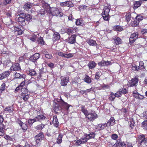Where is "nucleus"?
Wrapping results in <instances>:
<instances>
[{"label":"nucleus","mask_w":147,"mask_h":147,"mask_svg":"<svg viewBox=\"0 0 147 147\" xmlns=\"http://www.w3.org/2000/svg\"><path fill=\"white\" fill-rule=\"evenodd\" d=\"M25 20L27 21H30L32 18V16L30 14H26L24 16Z\"/></svg>","instance_id":"nucleus-40"},{"label":"nucleus","mask_w":147,"mask_h":147,"mask_svg":"<svg viewBox=\"0 0 147 147\" xmlns=\"http://www.w3.org/2000/svg\"><path fill=\"white\" fill-rule=\"evenodd\" d=\"M10 74L8 71H6L0 74V80H2L7 77Z\"/></svg>","instance_id":"nucleus-19"},{"label":"nucleus","mask_w":147,"mask_h":147,"mask_svg":"<svg viewBox=\"0 0 147 147\" xmlns=\"http://www.w3.org/2000/svg\"><path fill=\"white\" fill-rule=\"evenodd\" d=\"M5 88V84L4 83H3L1 85L0 87V92H1L2 91L4 90Z\"/></svg>","instance_id":"nucleus-48"},{"label":"nucleus","mask_w":147,"mask_h":147,"mask_svg":"<svg viewBox=\"0 0 147 147\" xmlns=\"http://www.w3.org/2000/svg\"><path fill=\"white\" fill-rule=\"evenodd\" d=\"M98 64L99 66L102 67L111 65L112 63L110 61H108L102 60L100 62H99Z\"/></svg>","instance_id":"nucleus-14"},{"label":"nucleus","mask_w":147,"mask_h":147,"mask_svg":"<svg viewBox=\"0 0 147 147\" xmlns=\"http://www.w3.org/2000/svg\"><path fill=\"white\" fill-rule=\"evenodd\" d=\"M62 135H59L57 138V143L58 144H60L62 142Z\"/></svg>","instance_id":"nucleus-47"},{"label":"nucleus","mask_w":147,"mask_h":147,"mask_svg":"<svg viewBox=\"0 0 147 147\" xmlns=\"http://www.w3.org/2000/svg\"><path fill=\"white\" fill-rule=\"evenodd\" d=\"M140 68L139 66L136 65L135 66H133L132 69L134 70L138 71L139 70Z\"/></svg>","instance_id":"nucleus-55"},{"label":"nucleus","mask_w":147,"mask_h":147,"mask_svg":"<svg viewBox=\"0 0 147 147\" xmlns=\"http://www.w3.org/2000/svg\"><path fill=\"white\" fill-rule=\"evenodd\" d=\"M61 109V108L58 107V106H55L54 108V110L55 111H58Z\"/></svg>","instance_id":"nucleus-61"},{"label":"nucleus","mask_w":147,"mask_h":147,"mask_svg":"<svg viewBox=\"0 0 147 147\" xmlns=\"http://www.w3.org/2000/svg\"><path fill=\"white\" fill-rule=\"evenodd\" d=\"M139 66L141 69L144 70L145 68L144 66V63L142 61H140L139 62Z\"/></svg>","instance_id":"nucleus-50"},{"label":"nucleus","mask_w":147,"mask_h":147,"mask_svg":"<svg viewBox=\"0 0 147 147\" xmlns=\"http://www.w3.org/2000/svg\"><path fill=\"white\" fill-rule=\"evenodd\" d=\"M44 138V135L42 133H40L35 137L36 143L39 144Z\"/></svg>","instance_id":"nucleus-9"},{"label":"nucleus","mask_w":147,"mask_h":147,"mask_svg":"<svg viewBox=\"0 0 147 147\" xmlns=\"http://www.w3.org/2000/svg\"><path fill=\"white\" fill-rule=\"evenodd\" d=\"M113 43L116 45L121 43L122 40L119 37L114 36L113 38Z\"/></svg>","instance_id":"nucleus-17"},{"label":"nucleus","mask_w":147,"mask_h":147,"mask_svg":"<svg viewBox=\"0 0 147 147\" xmlns=\"http://www.w3.org/2000/svg\"><path fill=\"white\" fill-rule=\"evenodd\" d=\"M139 23L138 21L137 20H134L131 23L130 25L133 27H136L138 25Z\"/></svg>","instance_id":"nucleus-39"},{"label":"nucleus","mask_w":147,"mask_h":147,"mask_svg":"<svg viewBox=\"0 0 147 147\" xmlns=\"http://www.w3.org/2000/svg\"><path fill=\"white\" fill-rule=\"evenodd\" d=\"M88 43L90 45L95 46L97 45V43L95 40L92 39L88 41Z\"/></svg>","instance_id":"nucleus-34"},{"label":"nucleus","mask_w":147,"mask_h":147,"mask_svg":"<svg viewBox=\"0 0 147 147\" xmlns=\"http://www.w3.org/2000/svg\"><path fill=\"white\" fill-rule=\"evenodd\" d=\"M25 92V91L24 92H22L21 95L20 96L21 100H23L25 101H26L28 100V99L29 97V95L27 94Z\"/></svg>","instance_id":"nucleus-15"},{"label":"nucleus","mask_w":147,"mask_h":147,"mask_svg":"<svg viewBox=\"0 0 147 147\" xmlns=\"http://www.w3.org/2000/svg\"><path fill=\"white\" fill-rule=\"evenodd\" d=\"M26 73L28 75L34 76L36 75V72L33 69H30L29 70L26 71Z\"/></svg>","instance_id":"nucleus-25"},{"label":"nucleus","mask_w":147,"mask_h":147,"mask_svg":"<svg viewBox=\"0 0 147 147\" xmlns=\"http://www.w3.org/2000/svg\"><path fill=\"white\" fill-rule=\"evenodd\" d=\"M5 128L3 127V125H0V136H2L4 134Z\"/></svg>","instance_id":"nucleus-32"},{"label":"nucleus","mask_w":147,"mask_h":147,"mask_svg":"<svg viewBox=\"0 0 147 147\" xmlns=\"http://www.w3.org/2000/svg\"><path fill=\"white\" fill-rule=\"evenodd\" d=\"M142 126L144 129H147V120H145L142 123Z\"/></svg>","instance_id":"nucleus-44"},{"label":"nucleus","mask_w":147,"mask_h":147,"mask_svg":"<svg viewBox=\"0 0 147 147\" xmlns=\"http://www.w3.org/2000/svg\"><path fill=\"white\" fill-rule=\"evenodd\" d=\"M116 97L115 94L113 92H111L109 97V99L111 101H113Z\"/></svg>","instance_id":"nucleus-41"},{"label":"nucleus","mask_w":147,"mask_h":147,"mask_svg":"<svg viewBox=\"0 0 147 147\" xmlns=\"http://www.w3.org/2000/svg\"><path fill=\"white\" fill-rule=\"evenodd\" d=\"M141 32L142 34H144L146 33H147V29H142L141 31Z\"/></svg>","instance_id":"nucleus-60"},{"label":"nucleus","mask_w":147,"mask_h":147,"mask_svg":"<svg viewBox=\"0 0 147 147\" xmlns=\"http://www.w3.org/2000/svg\"><path fill=\"white\" fill-rule=\"evenodd\" d=\"M143 16L140 15H137L135 18L138 21L139 23L143 19Z\"/></svg>","instance_id":"nucleus-42"},{"label":"nucleus","mask_w":147,"mask_h":147,"mask_svg":"<svg viewBox=\"0 0 147 147\" xmlns=\"http://www.w3.org/2000/svg\"><path fill=\"white\" fill-rule=\"evenodd\" d=\"M48 10H45L48 13H50L52 15L55 16H58L59 17H61L63 15V13L59 11V9L55 7H49Z\"/></svg>","instance_id":"nucleus-3"},{"label":"nucleus","mask_w":147,"mask_h":147,"mask_svg":"<svg viewBox=\"0 0 147 147\" xmlns=\"http://www.w3.org/2000/svg\"><path fill=\"white\" fill-rule=\"evenodd\" d=\"M21 90L22 92L25 91V92H27V90L24 88H21L19 85L17 87L15 90L16 91H18V90Z\"/></svg>","instance_id":"nucleus-35"},{"label":"nucleus","mask_w":147,"mask_h":147,"mask_svg":"<svg viewBox=\"0 0 147 147\" xmlns=\"http://www.w3.org/2000/svg\"><path fill=\"white\" fill-rule=\"evenodd\" d=\"M14 109L12 107L9 106L7 107L4 109L5 111H7L8 113H11L13 112Z\"/></svg>","instance_id":"nucleus-29"},{"label":"nucleus","mask_w":147,"mask_h":147,"mask_svg":"<svg viewBox=\"0 0 147 147\" xmlns=\"http://www.w3.org/2000/svg\"><path fill=\"white\" fill-rule=\"evenodd\" d=\"M111 138L113 139L116 140L118 138V136L116 134H113L111 135Z\"/></svg>","instance_id":"nucleus-57"},{"label":"nucleus","mask_w":147,"mask_h":147,"mask_svg":"<svg viewBox=\"0 0 147 147\" xmlns=\"http://www.w3.org/2000/svg\"><path fill=\"white\" fill-rule=\"evenodd\" d=\"M84 81L85 82L88 83H90L91 82L90 78L87 75L85 76L84 78Z\"/></svg>","instance_id":"nucleus-33"},{"label":"nucleus","mask_w":147,"mask_h":147,"mask_svg":"<svg viewBox=\"0 0 147 147\" xmlns=\"http://www.w3.org/2000/svg\"><path fill=\"white\" fill-rule=\"evenodd\" d=\"M113 30L117 31H121L122 30L123 28L120 26H115L113 27Z\"/></svg>","instance_id":"nucleus-30"},{"label":"nucleus","mask_w":147,"mask_h":147,"mask_svg":"<svg viewBox=\"0 0 147 147\" xmlns=\"http://www.w3.org/2000/svg\"><path fill=\"white\" fill-rule=\"evenodd\" d=\"M18 23L21 26L20 28L13 27L15 34L16 35H21L22 34L23 32V28L22 26L25 25L26 23L25 21V18L21 16L18 18L17 20Z\"/></svg>","instance_id":"nucleus-1"},{"label":"nucleus","mask_w":147,"mask_h":147,"mask_svg":"<svg viewBox=\"0 0 147 147\" xmlns=\"http://www.w3.org/2000/svg\"><path fill=\"white\" fill-rule=\"evenodd\" d=\"M36 41L38 42V44L41 45H43L44 44V41L43 38L41 36L38 37V38Z\"/></svg>","instance_id":"nucleus-26"},{"label":"nucleus","mask_w":147,"mask_h":147,"mask_svg":"<svg viewBox=\"0 0 147 147\" xmlns=\"http://www.w3.org/2000/svg\"><path fill=\"white\" fill-rule=\"evenodd\" d=\"M60 5L62 6H68L72 7L73 5L72 3L70 1H66L64 2L61 3Z\"/></svg>","instance_id":"nucleus-22"},{"label":"nucleus","mask_w":147,"mask_h":147,"mask_svg":"<svg viewBox=\"0 0 147 147\" xmlns=\"http://www.w3.org/2000/svg\"><path fill=\"white\" fill-rule=\"evenodd\" d=\"M141 1H136L134 5V9H136L139 7L141 5Z\"/></svg>","instance_id":"nucleus-37"},{"label":"nucleus","mask_w":147,"mask_h":147,"mask_svg":"<svg viewBox=\"0 0 147 147\" xmlns=\"http://www.w3.org/2000/svg\"><path fill=\"white\" fill-rule=\"evenodd\" d=\"M76 38L75 35H71L70 37H69L67 42L69 43L74 44L76 42Z\"/></svg>","instance_id":"nucleus-18"},{"label":"nucleus","mask_w":147,"mask_h":147,"mask_svg":"<svg viewBox=\"0 0 147 147\" xmlns=\"http://www.w3.org/2000/svg\"><path fill=\"white\" fill-rule=\"evenodd\" d=\"M39 35L37 33H35L34 34L31 35H29L28 36V38L32 41L35 42L36 41Z\"/></svg>","instance_id":"nucleus-10"},{"label":"nucleus","mask_w":147,"mask_h":147,"mask_svg":"<svg viewBox=\"0 0 147 147\" xmlns=\"http://www.w3.org/2000/svg\"><path fill=\"white\" fill-rule=\"evenodd\" d=\"M138 82V79L136 77L132 78L131 80H129L127 83L128 86L132 87L136 86Z\"/></svg>","instance_id":"nucleus-6"},{"label":"nucleus","mask_w":147,"mask_h":147,"mask_svg":"<svg viewBox=\"0 0 147 147\" xmlns=\"http://www.w3.org/2000/svg\"><path fill=\"white\" fill-rule=\"evenodd\" d=\"M60 36L59 34L57 32H54L53 37V39L54 41H56L60 39Z\"/></svg>","instance_id":"nucleus-21"},{"label":"nucleus","mask_w":147,"mask_h":147,"mask_svg":"<svg viewBox=\"0 0 147 147\" xmlns=\"http://www.w3.org/2000/svg\"><path fill=\"white\" fill-rule=\"evenodd\" d=\"M11 61L9 60H7L4 63V65H8L10 62Z\"/></svg>","instance_id":"nucleus-64"},{"label":"nucleus","mask_w":147,"mask_h":147,"mask_svg":"<svg viewBox=\"0 0 147 147\" xmlns=\"http://www.w3.org/2000/svg\"><path fill=\"white\" fill-rule=\"evenodd\" d=\"M82 20L81 19H78L76 22V24L77 25H80L82 24Z\"/></svg>","instance_id":"nucleus-49"},{"label":"nucleus","mask_w":147,"mask_h":147,"mask_svg":"<svg viewBox=\"0 0 147 147\" xmlns=\"http://www.w3.org/2000/svg\"><path fill=\"white\" fill-rule=\"evenodd\" d=\"M115 120L113 117H111L107 123V125H113L114 124Z\"/></svg>","instance_id":"nucleus-24"},{"label":"nucleus","mask_w":147,"mask_h":147,"mask_svg":"<svg viewBox=\"0 0 147 147\" xmlns=\"http://www.w3.org/2000/svg\"><path fill=\"white\" fill-rule=\"evenodd\" d=\"M61 104L62 106L66 107V108L67 111L68 110L69 107L71 106L70 105L68 104L67 103L65 102L63 100L61 102Z\"/></svg>","instance_id":"nucleus-38"},{"label":"nucleus","mask_w":147,"mask_h":147,"mask_svg":"<svg viewBox=\"0 0 147 147\" xmlns=\"http://www.w3.org/2000/svg\"><path fill=\"white\" fill-rule=\"evenodd\" d=\"M138 36V32L134 33L132 34L129 38V43L130 45L133 44L136 40Z\"/></svg>","instance_id":"nucleus-7"},{"label":"nucleus","mask_w":147,"mask_h":147,"mask_svg":"<svg viewBox=\"0 0 147 147\" xmlns=\"http://www.w3.org/2000/svg\"><path fill=\"white\" fill-rule=\"evenodd\" d=\"M76 32L75 29L73 28H68L67 30V33L69 35H71V34L74 33Z\"/></svg>","instance_id":"nucleus-27"},{"label":"nucleus","mask_w":147,"mask_h":147,"mask_svg":"<svg viewBox=\"0 0 147 147\" xmlns=\"http://www.w3.org/2000/svg\"><path fill=\"white\" fill-rule=\"evenodd\" d=\"M138 144L141 146L145 147L147 145V139L144 135L142 134L138 137Z\"/></svg>","instance_id":"nucleus-4"},{"label":"nucleus","mask_w":147,"mask_h":147,"mask_svg":"<svg viewBox=\"0 0 147 147\" xmlns=\"http://www.w3.org/2000/svg\"><path fill=\"white\" fill-rule=\"evenodd\" d=\"M44 54L45 55V57L48 59H51L53 57L52 55L49 54L47 52L44 53Z\"/></svg>","instance_id":"nucleus-46"},{"label":"nucleus","mask_w":147,"mask_h":147,"mask_svg":"<svg viewBox=\"0 0 147 147\" xmlns=\"http://www.w3.org/2000/svg\"><path fill=\"white\" fill-rule=\"evenodd\" d=\"M126 20L127 22H129L131 19V14L130 13H127L125 15Z\"/></svg>","instance_id":"nucleus-45"},{"label":"nucleus","mask_w":147,"mask_h":147,"mask_svg":"<svg viewBox=\"0 0 147 147\" xmlns=\"http://www.w3.org/2000/svg\"><path fill=\"white\" fill-rule=\"evenodd\" d=\"M58 55L59 56H62L65 57V53H63L59 52L58 53Z\"/></svg>","instance_id":"nucleus-62"},{"label":"nucleus","mask_w":147,"mask_h":147,"mask_svg":"<svg viewBox=\"0 0 147 147\" xmlns=\"http://www.w3.org/2000/svg\"><path fill=\"white\" fill-rule=\"evenodd\" d=\"M120 140H118L117 141L115 144H114V146L115 147L119 146L120 145Z\"/></svg>","instance_id":"nucleus-51"},{"label":"nucleus","mask_w":147,"mask_h":147,"mask_svg":"<svg viewBox=\"0 0 147 147\" xmlns=\"http://www.w3.org/2000/svg\"><path fill=\"white\" fill-rule=\"evenodd\" d=\"M45 125H44L41 123L35 127V128L37 130H41L44 127Z\"/></svg>","instance_id":"nucleus-31"},{"label":"nucleus","mask_w":147,"mask_h":147,"mask_svg":"<svg viewBox=\"0 0 147 147\" xmlns=\"http://www.w3.org/2000/svg\"><path fill=\"white\" fill-rule=\"evenodd\" d=\"M20 124L23 130H26L27 129V125L25 123L22 122L20 123Z\"/></svg>","instance_id":"nucleus-36"},{"label":"nucleus","mask_w":147,"mask_h":147,"mask_svg":"<svg viewBox=\"0 0 147 147\" xmlns=\"http://www.w3.org/2000/svg\"><path fill=\"white\" fill-rule=\"evenodd\" d=\"M28 123L31 126L33 123L34 122H36V119L34 118V119H30L28 120Z\"/></svg>","instance_id":"nucleus-43"},{"label":"nucleus","mask_w":147,"mask_h":147,"mask_svg":"<svg viewBox=\"0 0 147 147\" xmlns=\"http://www.w3.org/2000/svg\"><path fill=\"white\" fill-rule=\"evenodd\" d=\"M10 69L11 71H16L20 70L21 68L19 64L17 63L12 65Z\"/></svg>","instance_id":"nucleus-16"},{"label":"nucleus","mask_w":147,"mask_h":147,"mask_svg":"<svg viewBox=\"0 0 147 147\" xmlns=\"http://www.w3.org/2000/svg\"><path fill=\"white\" fill-rule=\"evenodd\" d=\"M121 94H125L127 93V90L125 88H123L122 90H119Z\"/></svg>","instance_id":"nucleus-58"},{"label":"nucleus","mask_w":147,"mask_h":147,"mask_svg":"<svg viewBox=\"0 0 147 147\" xmlns=\"http://www.w3.org/2000/svg\"><path fill=\"white\" fill-rule=\"evenodd\" d=\"M110 9L107 6L104 7L103 11L102 13V16L105 20L109 21V12Z\"/></svg>","instance_id":"nucleus-5"},{"label":"nucleus","mask_w":147,"mask_h":147,"mask_svg":"<svg viewBox=\"0 0 147 147\" xmlns=\"http://www.w3.org/2000/svg\"><path fill=\"white\" fill-rule=\"evenodd\" d=\"M32 6V4L30 3H28L24 4V8L25 10H28L31 8Z\"/></svg>","instance_id":"nucleus-23"},{"label":"nucleus","mask_w":147,"mask_h":147,"mask_svg":"<svg viewBox=\"0 0 147 147\" xmlns=\"http://www.w3.org/2000/svg\"><path fill=\"white\" fill-rule=\"evenodd\" d=\"M121 94H122L120 91L117 92L115 94V96L116 97H121Z\"/></svg>","instance_id":"nucleus-52"},{"label":"nucleus","mask_w":147,"mask_h":147,"mask_svg":"<svg viewBox=\"0 0 147 147\" xmlns=\"http://www.w3.org/2000/svg\"><path fill=\"white\" fill-rule=\"evenodd\" d=\"M101 76L100 73L99 72H96L95 75V78L96 79H98Z\"/></svg>","instance_id":"nucleus-53"},{"label":"nucleus","mask_w":147,"mask_h":147,"mask_svg":"<svg viewBox=\"0 0 147 147\" xmlns=\"http://www.w3.org/2000/svg\"><path fill=\"white\" fill-rule=\"evenodd\" d=\"M73 55L71 53L69 54H65V57L67 58H70L73 57Z\"/></svg>","instance_id":"nucleus-56"},{"label":"nucleus","mask_w":147,"mask_h":147,"mask_svg":"<svg viewBox=\"0 0 147 147\" xmlns=\"http://www.w3.org/2000/svg\"><path fill=\"white\" fill-rule=\"evenodd\" d=\"M61 84L62 86H65L67 85L69 81V79L68 77L62 76L61 78Z\"/></svg>","instance_id":"nucleus-12"},{"label":"nucleus","mask_w":147,"mask_h":147,"mask_svg":"<svg viewBox=\"0 0 147 147\" xmlns=\"http://www.w3.org/2000/svg\"><path fill=\"white\" fill-rule=\"evenodd\" d=\"M40 113H43V112L42 110L40 111V112L37 111V114L38 115L36 117H35L36 121H40L41 120H43L46 118L43 115H38V114H40Z\"/></svg>","instance_id":"nucleus-11"},{"label":"nucleus","mask_w":147,"mask_h":147,"mask_svg":"<svg viewBox=\"0 0 147 147\" xmlns=\"http://www.w3.org/2000/svg\"><path fill=\"white\" fill-rule=\"evenodd\" d=\"M94 90V88H91L89 89H87L85 90V92H88L91 91H92Z\"/></svg>","instance_id":"nucleus-63"},{"label":"nucleus","mask_w":147,"mask_h":147,"mask_svg":"<svg viewBox=\"0 0 147 147\" xmlns=\"http://www.w3.org/2000/svg\"><path fill=\"white\" fill-rule=\"evenodd\" d=\"M97 117V115L94 112L89 113L87 115V117L90 121L94 120Z\"/></svg>","instance_id":"nucleus-8"},{"label":"nucleus","mask_w":147,"mask_h":147,"mask_svg":"<svg viewBox=\"0 0 147 147\" xmlns=\"http://www.w3.org/2000/svg\"><path fill=\"white\" fill-rule=\"evenodd\" d=\"M96 65V63L94 61H91L89 62L88 64V66L90 69L94 68Z\"/></svg>","instance_id":"nucleus-28"},{"label":"nucleus","mask_w":147,"mask_h":147,"mask_svg":"<svg viewBox=\"0 0 147 147\" xmlns=\"http://www.w3.org/2000/svg\"><path fill=\"white\" fill-rule=\"evenodd\" d=\"M82 112L84 113V114L87 117V115H88V112L85 109H82Z\"/></svg>","instance_id":"nucleus-59"},{"label":"nucleus","mask_w":147,"mask_h":147,"mask_svg":"<svg viewBox=\"0 0 147 147\" xmlns=\"http://www.w3.org/2000/svg\"><path fill=\"white\" fill-rule=\"evenodd\" d=\"M105 123H104L103 125L100 124L98 125V128H99L100 129H103L105 127Z\"/></svg>","instance_id":"nucleus-54"},{"label":"nucleus","mask_w":147,"mask_h":147,"mask_svg":"<svg viewBox=\"0 0 147 147\" xmlns=\"http://www.w3.org/2000/svg\"><path fill=\"white\" fill-rule=\"evenodd\" d=\"M94 134L93 133H91L89 134H85L79 140L74 141L73 143L75 146H79L81 144L85 143L89 139L94 138Z\"/></svg>","instance_id":"nucleus-2"},{"label":"nucleus","mask_w":147,"mask_h":147,"mask_svg":"<svg viewBox=\"0 0 147 147\" xmlns=\"http://www.w3.org/2000/svg\"><path fill=\"white\" fill-rule=\"evenodd\" d=\"M40 57V54L38 53H36L30 57L29 59L31 61L35 62Z\"/></svg>","instance_id":"nucleus-13"},{"label":"nucleus","mask_w":147,"mask_h":147,"mask_svg":"<svg viewBox=\"0 0 147 147\" xmlns=\"http://www.w3.org/2000/svg\"><path fill=\"white\" fill-rule=\"evenodd\" d=\"M53 123L54 125L56 127H57L59 125V123L56 115H54L53 116Z\"/></svg>","instance_id":"nucleus-20"}]
</instances>
